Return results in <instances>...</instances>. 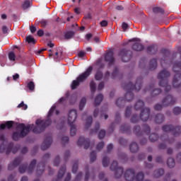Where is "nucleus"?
<instances>
[{
  "label": "nucleus",
  "instance_id": "f257e3e1",
  "mask_svg": "<svg viewBox=\"0 0 181 181\" xmlns=\"http://www.w3.org/2000/svg\"><path fill=\"white\" fill-rule=\"evenodd\" d=\"M124 90L127 91L124 98H119L116 100V105L117 107L121 108V107H124L125 105V101L129 103V101H132L134 100V93L132 91H135V93H138L142 88V77H139L135 84H133L132 82H129V83L122 86Z\"/></svg>",
  "mask_w": 181,
  "mask_h": 181
},
{
  "label": "nucleus",
  "instance_id": "f03ea898",
  "mask_svg": "<svg viewBox=\"0 0 181 181\" xmlns=\"http://www.w3.org/2000/svg\"><path fill=\"white\" fill-rule=\"evenodd\" d=\"M56 115H59L60 114V111L56 110V105H53L48 112L47 119L45 120H42L40 119H37L35 122L36 127L33 129V132L34 134H40L47 128V127H50L52 125V119L50 117H53V114Z\"/></svg>",
  "mask_w": 181,
  "mask_h": 181
},
{
  "label": "nucleus",
  "instance_id": "7ed1b4c3",
  "mask_svg": "<svg viewBox=\"0 0 181 181\" xmlns=\"http://www.w3.org/2000/svg\"><path fill=\"white\" fill-rule=\"evenodd\" d=\"M17 129L21 130V132H15L13 133L12 138L13 141H18L21 139V138H25V136L30 132L32 126L30 124L26 126L23 123H19L18 125H17Z\"/></svg>",
  "mask_w": 181,
  "mask_h": 181
},
{
  "label": "nucleus",
  "instance_id": "20e7f679",
  "mask_svg": "<svg viewBox=\"0 0 181 181\" xmlns=\"http://www.w3.org/2000/svg\"><path fill=\"white\" fill-rule=\"evenodd\" d=\"M93 72V66H89L85 72L80 74L76 80H74L71 84V90H76L80 86L81 83H84Z\"/></svg>",
  "mask_w": 181,
  "mask_h": 181
},
{
  "label": "nucleus",
  "instance_id": "39448f33",
  "mask_svg": "<svg viewBox=\"0 0 181 181\" xmlns=\"http://www.w3.org/2000/svg\"><path fill=\"white\" fill-rule=\"evenodd\" d=\"M170 76V73L165 69H163L158 75V78L160 80V87H165V93L170 91L172 86L168 84V78Z\"/></svg>",
  "mask_w": 181,
  "mask_h": 181
},
{
  "label": "nucleus",
  "instance_id": "423d86ee",
  "mask_svg": "<svg viewBox=\"0 0 181 181\" xmlns=\"http://www.w3.org/2000/svg\"><path fill=\"white\" fill-rule=\"evenodd\" d=\"M77 119V110L72 109L69 112L68 114V124L71 127L70 134L71 136H74L77 134V129L76 125L73 124Z\"/></svg>",
  "mask_w": 181,
  "mask_h": 181
},
{
  "label": "nucleus",
  "instance_id": "0eeeda50",
  "mask_svg": "<svg viewBox=\"0 0 181 181\" xmlns=\"http://www.w3.org/2000/svg\"><path fill=\"white\" fill-rule=\"evenodd\" d=\"M145 175L143 173H139L135 176V170L127 169L124 173V179L127 181H144Z\"/></svg>",
  "mask_w": 181,
  "mask_h": 181
},
{
  "label": "nucleus",
  "instance_id": "6e6552de",
  "mask_svg": "<svg viewBox=\"0 0 181 181\" xmlns=\"http://www.w3.org/2000/svg\"><path fill=\"white\" fill-rule=\"evenodd\" d=\"M162 129L164 132H173V135H174V136H177L178 135H180L181 133L180 126L175 127L172 124H165L162 127Z\"/></svg>",
  "mask_w": 181,
  "mask_h": 181
},
{
  "label": "nucleus",
  "instance_id": "1a4fd4ad",
  "mask_svg": "<svg viewBox=\"0 0 181 181\" xmlns=\"http://www.w3.org/2000/svg\"><path fill=\"white\" fill-rule=\"evenodd\" d=\"M110 170L115 173L116 179H119L124 173V168L122 167H118V162L115 160L111 164Z\"/></svg>",
  "mask_w": 181,
  "mask_h": 181
},
{
  "label": "nucleus",
  "instance_id": "9d476101",
  "mask_svg": "<svg viewBox=\"0 0 181 181\" xmlns=\"http://www.w3.org/2000/svg\"><path fill=\"white\" fill-rule=\"evenodd\" d=\"M119 56H121L122 61L124 63H127L132 59V51L122 49L119 51Z\"/></svg>",
  "mask_w": 181,
  "mask_h": 181
},
{
  "label": "nucleus",
  "instance_id": "9b49d317",
  "mask_svg": "<svg viewBox=\"0 0 181 181\" xmlns=\"http://www.w3.org/2000/svg\"><path fill=\"white\" fill-rule=\"evenodd\" d=\"M161 53L163 56V59H161L160 64H161L162 67H163L164 64H169V63H171L170 51L163 48L161 49Z\"/></svg>",
  "mask_w": 181,
  "mask_h": 181
},
{
  "label": "nucleus",
  "instance_id": "f8f14e48",
  "mask_svg": "<svg viewBox=\"0 0 181 181\" xmlns=\"http://www.w3.org/2000/svg\"><path fill=\"white\" fill-rule=\"evenodd\" d=\"M176 103V98L173 97L172 95H167L162 100V104L163 107H169V105H174Z\"/></svg>",
  "mask_w": 181,
  "mask_h": 181
},
{
  "label": "nucleus",
  "instance_id": "ddd939ff",
  "mask_svg": "<svg viewBox=\"0 0 181 181\" xmlns=\"http://www.w3.org/2000/svg\"><path fill=\"white\" fill-rule=\"evenodd\" d=\"M22 160H23V156H19L16 157L13 161L8 165V170H13L15 168H18V166L22 163Z\"/></svg>",
  "mask_w": 181,
  "mask_h": 181
},
{
  "label": "nucleus",
  "instance_id": "4468645a",
  "mask_svg": "<svg viewBox=\"0 0 181 181\" xmlns=\"http://www.w3.org/2000/svg\"><path fill=\"white\" fill-rule=\"evenodd\" d=\"M148 91L151 93L152 97H156V95H159V94L162 93V90L160 88L155 89V84H151L148 88L144 90V93H148Z\"/></svg>",
  "mask_w": 181,
  "mask_h": 181
},
{
  "label": "nucleus",
  "instance_id": "2eb2a0df",
  "mask_svg": "<svg viewBox=\"0 0 181 181\" xmlns=\"http://www.w3.org/2000/svg\"><path fill=\"white\" fill-rule=\"evenodd\" d=\"M151 117V109L148 107H146L141 110L140 113V119L143 121V122H146L148 119Z\"/></svg>",
  "mask_w": 181,
  "mask_h": 181
},
{
  "label": "nucleus",
  "instance_id": "dca6fc26",
  "mask_svg": "<svg viewBox=\"0 0 181 181\" xmlns=\"http://www.w3.org/2000/svg\"><path fill=\"white\" fill-rule=\"evenodd\" d=\"M105 60L108 63L109 66H112L115 63V58H114V51L110 50L105 56Z\"/></svg>",
  "mask_w": 181,
  "mask_h": 181
},
{
  "label": "nucleus",
  "instance_id": "f3484780",
  "mask_svg": "<svg viewBox=\"0 0 181 181\" xmlns=\"http://www.w3.org/2000/svg\"><path fill=\"white\" fill-rule=\"evenodd\" d=\"M78 146H84V149H88L90 148V139H84V137H79L77 141Z\"/></svg>",
  "mask_w": 181,
  "mask_h": 181
},
{
  "label": "nucleus",
  "instance_id": "a211bd4d",
  "mask_svg": "<svg viewBox=\"0 0 181 181\" xmlns=\"http://www.w3.org/2000/svg\"><path fill=\"white\" fill-rule=\"evenodd\" d=\"M52 142L53 139H52V136H48L47 137H46L41 146L42 151H47V149H49Z\"/></svg>",
  "mask_w": 181,
  "mask_h": 181
},
{
  "label": "nucleus",
  "instance_id": "6ab92c4d",
  "mask_svg": "<svg viewBox=\"0 0 181 181\" xmlns=\"http://www.w3.org/2000/svg\"><path fill=\"white\" fill-rule=\"evenodd\" d=\"M160 139L163 141V143L158 145V149H166V143L168 145H171V144L175 142V139H163V137H161Z\"/></svg>",
  "mask_w": 181,
  "mask_h": 181
},
{
  "label": "nucleus",
  "instance_id": "aec40b11",
  "mask_svg": "<svg viewBox=\"0 0 181 181\" xmlns=\"http://www.w3.org/2000/svg\"><path fill=\"white\" fill-rule=\"evenodd\" d=\"M173 86L175 88H179V87H181V74H177L174 76Z\"/></svg>",
  "mask_w": 181,
  "mask_h": 181
},
{
  "label": "nucleus",
  "instance_id": "412c9836",
  "mask_svg": "<svg viewBox=\"0 0 181 181\" xmlns=\"http://www.w3.org/2000/svg\"><path fill=\"white\" fill-rule=\"evenodd\" d=\"M18 151H19V147L14 146L13 143H10V144H8V145L7 146L6 153V155H9V153H11V152H12L13 153H16V152H18Z\"/></svg>",
  "mask_w": 181,
  "mask_h": 181
},
{
  "label": "nucleus",
  "instance_id": "4be33fe9",
  "mask_svg": "<svg viewBox=\"0 0 181 181\" xmlns=\"http://www.w3.org/2000/svg\"><path fill=\"white\" fill-rule=\"evenodd\" d=\"M66 173V165H64L60 168L58 175L56 180H53L52 181H59L60 179H62L64 176V174Z\"/></svg>",
  "mask_w": 181,
  "mask_h": 181
},
{
  "label": "nucleus",
  "instance_id": "5701e85b",
  "mask_svg": "<svg viewBox=\"0 0 181 181\" xmlns=\"http://www.w3.org/2000/svg\"><path fill=\"white\" fill-rule=\"evenodd\" d=\"M13 124H15L13 121H7L0 125V129H5L6 128H8V129H11V128L13 127Z\"/></svg>",
  "mask_w": 181,
  "mask_h": 181
},
{
  "label": "nucleus",
  "instance_id": "b1692460",
  "mask_svg": "<svg viewBox=\"0 0 181 181\" xmlns=\"http://www.w3.org/2000/svg\"><path fill=\"white\" fill-rule=\"evenodd\" d=\"M144 105L145 103L141 100H139L134 105V109L136 111H139V110H145V108H144Z\"/></svg>",
  "mask_w": 181,
  "mask_h": 181
},
{
  "label": "nucleus",
  "instance_id": "393cba45",
  "mask_svg": "<svg viewBox=\"0 0 181 181\" xmlns=\"http://www.w3.org/2000/svg\"><path fill=\"white\" fill-rule=\"evenodd\" d=\"M132 49L135 52H142V50H144V49H145V47L139 42H136L133 45Z\"/></svg>",
  "mask_w": 181,
  "mask_h": 181
},
{
  "label": "nucleus",
  "instance_id": "a878e982",
  "mask_svg": "<svg viewBox=\"0 0 181 181\" xmlns=\"http://www.w3.org/2000/svg\"><path fill=\"white\" fill-rule=\"evenodd\" d=\"M156 67H158V60L156 59H151L149 64V70L153 71V70H156Z\"/></svg>",
  "mask_w": 181,
  "mask_h": 181
},
{
  "label": "nucleus",
  "instance_id": "bb28decb",
  "mask_svg": "<svg viewBox=\"0 0 181 181\" xmlns=\"http://www.w3.org/2000/svg\"><path fill=\"white\" fill-rule=\"evenodd\" d=\"M103 100L104 96L103 95V94H98L95 98L94 106L98 107V105H100V104H101Z\"/></svg>",
  "mask_w": 181,
  "mask_h": 181
},
{
  "label": "nucleus",
  "instance_id": "cd10ccee",
  "mask_svg": "<svg viewBox=\"0 0 181 181\" xmlns=\"http://www.w3.org/2000/svg\"><path fill=\"white\" fill-rule=\"evenodd\" d=\"M158 52V47L156 45H151L147 47V53L148 54H156Z\"/></svg>",
  "mask_w": 181,
  "mask_h": 181
},
{
  "label": "nucleus",
  "instance_id": "c85d7f7f",
  "mask_svg": "<svg viewBox=\"0 0 181 181\" xmlns=\"http://www.w3.org/2000/svg\"><path fill=\"white\" fill-rule=\"evenodd\" d=\"M76 33L74 31H67L64 33V37L66 40H70V39H73V37H74Z\"/></svg>",
  "mask_w": 181,
  "mask_h": 181
},
{
  "label": "nucleus",
  "instance_id": "c756f323",
  "mask_svg": "<svg viewBox=\"0 0 181 181\" xmlns=\"http://www.w3.org/2000/svg\"><path fill=\"white\" fill-rule=\"evenodd\" d=\"M165 121V116L162 114H158L155 117L156 124H162Z\"/></svg>",
  "mask_w": 181,
  "mask_h": 181
},
{
  "label": "nucleus",
  "instance_id": "7c9ffc66",
  "mask_svg": "<svg viewBox=\"0 0 181 181\" xmlns=\"http://www.w3.org/2000/svg\"><path fill=\"white\" fill-rule=\"evenodd\" d=\"M130 151L132 153H135L139 151V146H138V144L136 143H132L129 146Z\"/></svg>",
  "mask_w": 181,
  "mask_h": 181
},
{
  "label": "nucleus",
  "instance_id": "2f4dec72",
  "mask_svg": "<svg viewBox=\"0 0 181 181\" xmlns=\"http://www.w3.org/2000/svg\"><path fill=\"white\" fill-rule=\"evenodd\" d=\"M45 172V163L41 162L39 163L37 168V175H42Z\"/></svg>",
  "mask_w": 181,
  "mask_h": 181
},
{
  "label": "nucleus",
  "instance_id": "473e14b6",
  "mask_svg": "<svg viewBox=\"0 0 181 181\" xmlns=\"http://www.w3.org/2000/svg\"><path fill=\"white\" fill-rule=\"evenodd\" d=\"M36 160H33L30 163V165L28 166V175H30V173H33V170L35 169V166H36Z\"/></svg>",
  "mask_w": 181,
  "mask_h": 181
},
{
  "label": "nucleus",
  "instance_id": "72a5a7b5",
  "mask_svg": "<svg viewBox=\"0 0 181 181\" xmlns=\"http://www.w3.org/2000/svg\"><path fill=\"white\" fill-rule=\"evenodd\" d=\"M165 175V170L160 168L156 171H154L153 176L154 177H160V176H163Z\"/></svg>",
  "mask_w": 181,
  "mask_h": 181
},
{
  "label": "nucleus",
  "instance_id": "f704fd0d",
  "mask_svg": "<svg viewBox=\"0 0 181 181\" xmlns=\"http://www.w3.org/2000/svg\"><path fill=\"white\" fill-rule=\"evenodd\" d=\"M104 77V74H103V71L98 69L97 70L95 74V80L96 81H100Z\"/></svg>",
  "mask_w": 181,
  "mask_h": 181
},
{
  "label": "nucleus",
  "instance_id": "c9c22d12",
  "mask_svg": "<svg viewBox=\"0 0 181 181\" xmlns=\"http://www.w3.org/2000/svg\"><path fill=\"white\" fill-rule=\"evenodd\" d=\"M120 131L123 134H128V132H129V131H131V127H129V125H128V124L122 125L120 127Z\"/></svg>",
  "mask_w": 181,
  "mask_h": 181
},
{
  "label": "nucleus",
  "instance_id": "e433bc0d",
  "mask_svg": "<svg viewBox=\"0 0 181 181\" xmlns=\"http://www.w3.org/2000/svg\"><path fill=\"white\" fill-rule=\"evenodd\" d=\"M91 124H93V117L89 116L86 119V124H85V129H88V128H90V127H91Z\"/></svg>",
  "mask_w": 181,
  "mask_h": 181
},
{
  "label": "nucleus",
  "instance_id": "4c0bfd02",
  "mask_svg": "<svg viewBox=\"0 0 181 181\" xmlns=\"http://www.w3.org/2000/svg\"><path fill=\"white\" fill-rule=\"evenodd\" d=\"M167 165L168 168H170V169H173V168H175L176 165V163H175V159H173V158H169L167 160Z\"/></svg>",
  "mask_w": 181,
  "mask_h": 181
},
{
  "label": "nucleus",
  "instance_id": "58836bf2",
  "mask_svg": "<svg viewBox=\"0 0 181 181\" xmlns=\"http://www.w3.org/2000/svg\"><path fill=\"white\" fill-rule=\"evenodd\" d=\"M141 119V116L138 115H133L130 119L132 124H137V122Z\"/></svg>",
  "mask_w": 181,
  "mask_h": 181
},
{
  "label": "nucleus",
  "instance_id": "ea45409f",
  "mask_svg": "<svg viewBox=\"0 0 181 181\" xmlns=\"http://www.w3.org/2000/svg\"><path fill=\"white\" fill-rule=\"evenodd\" d=\"M132 106H128L126 108V111L124 113V117L125 118H129V117H131V114H132Z\"/></svg>",
  "mask_w": 181,
  "mask_h": 181
},
{
  "label": "nucleus",
  "instance_id": "a19ab883",
  "mask_svg": "<svg viewBox=\"0 0 181 181\" xmlns=\"http://www.w3.org/2000/svg\"><path fill=\"white\" fill-rule=\"evenodd\" d=\"M143 132L146 135H149L151 134V127L149 125L146 124H143Z\"/></svg>",
  "mask_w": 181,
  "mask_h": 181
},
{
  "label": "nucleus",
  "instance_id": "79ce46f5",
  "mask_svg": "<svg viewBox=\"0 0 181 181\" xmlns=\"http://www.w3.org/2000/svg\"><path fill=\"white\" fill-rule=\"evenodd\" d=\"M87 103V99L86 98H82L81 102L79 103V110L80 111H83L84 107L86 106V103Z\"/></svg>",
  "mask_w": 181,
  "mask_h": 181
},
{
  "label": "nucleus",
  "instance_id": "37998d69",
  "mask_svg": "<svg viewBox=\"0 0 181 181\" xmlns=\"http://www.w3.org/2000/svg\"><path fill=\"white\" fill-rule=\"evenodd\" d=\"M153 12L154 13H160V15H163V13H165V10L160 7H154L153 8Z\"/></svg>",
  "mask_w": 181,
  "mask_h": 181
},
{
  "label": "nucleus",
  "instance_id": "c03bdc74",
  "mask_svg": "<svg viewBox=\"0 0 181 181\" xmlns=\"http://www.w3.org/2000/svg\"><path fill=\"white\" fill-rule=\"evenodd\" d=\"M134 131L137 136H141V135H142V131H141V126L137 125L134 127Z\"/></svg>",
  "mask_w": 181,
  "mask_h": 181
},
{
  "label": "nucleus",
  "instance_id": "a18cd8bd",
  "mask_svg": "<svg viewBox=\"0 0 181 181\" xmlns=\"http://www.w3.org/2000/svg\"><path fill=\"white\" fill-rule=\"evenodd\" d=\"M90 91L91 93H95V90H97V84L95 83V82H94V81H91L90 83Z\"/></svg>",
  "mask_w": 181,
  "mask_h": 181
},
{
  "label": "nucleus",
  "instance_id": "49530a36",
  "mask_svg": "<svg viewBox=\"0 0 181 181\" xmlns=\"http://www.w3.org/2000/svg\"><path fill=\"white\" fill-rule=\"evenodd\" d=\"M26 42L31 45H36V40L32 35L26 37Z\"/></svg>",
  "mask_w": 181,
  "mask_h": 181
},
{
  "label": "nucleus",
  "instance_id": "de8ad7c7",
  "mask_svg": "<svg viewBox=\"0 0 181 181\" xmlns=\"http://www.w3.org/2000/svg\"><path fill=\"white\" fill-rule=\"evenodd\" d=\"M159 139V136L155 133H152L149 136V140L151 142H156L158 139Z\"/></svg>",
  "mask_w": 181,
  "mask_h": 181
},
{
  "label": "nucleus",
  "instance_id": "09e8293b",
  "mask_svg": "<svg viewBox=\"0 0 181 181\" xmlns=\"http://www.w3.org/2000/svg\"><path fill=\"white\" fill-rule=\"evenodd\" d=\"M102 163L104 168H108V165H110V159L108 157H104L102 160Z\"/></svg>",
  "mask_w": 181,
  "mask_h": 181
},
{
  "label": "nucleus",
  "instance_id": "8fccbe9b",
  "mask_svg": "<svg viewBox=\"0 0 181 181\" xmlns=\"http://www.w3.org/2000/svg\"><path fill=\"white\" fill-rule=\"evenodd\" d=\"M78 169V160H75L72 166V173H77V170Z\"/></svg>",
  "mask_w": 181,
  "mask_h": 181
},
{
  "label": "nucleus",
  "instance_id": "3c124183",
  "mask_svg": "<svg viewBox=\"0 0 181 181\" xmlns=\"http://www.w3.org/2000/svg\"><path fill=\"white\" fill-rule=\"evenodd\" d=\"M26 169H28V164H23L19 167L18 171L20 173H25V172H26Z\"/></svg>",
  "mask_w": 181,
  "mask_h": 181
},
{
  "label": "nucleus",
  "instance_id": "603ef678",
  "mask_svg": "<svg viewBox=\"0 0 181 181\" xmlns=\"http://www.w3.org/2000/svg\"><path fill=\"white\" fill-rule=\"evenodd\" d=\"M98 129H100V123L97 122L95 124L94 129L90 130V134H97V132H98Z\"/></svg>",
  "mask_w": 181,
  "mask_h": 181
},
{
  "label": "nucleus",
  "instance_id": "864d4df0",
  "mask_svg": "<svg viewBox=\"0 0 181 181\" xmlns=\"http://www.w3.org/2000/svg\"><path fill=\"white\" fill-rule=\"evenodd\" d=\"M85 178H84V180L85 181H88V179H90V170H88V165H86V168H85Z\"/></svg>",
  "mask_w": 181,
  "mask_h": 181
},
{
  "label": "nucleus",
  "instance_id": "5fc2aeb1",
  "mask_svg": "<svg viewBox=\"0 0 181 181\" xmlns=\"http://www.w3.org/2000/svg\"><path fill=\"white\" fill-rule=\"evenodd\" d=\"M97 160V153L95 151H92L90 153V162L93 163V162H95Z\"/></svg>",
  "mask_w": 181,
  "mask_h": 181
},
{
  "label": "nucleus",
  "instance_id": "6e6d98bb",
  "mask_svg": "<svg viewBox=\"0 0 181 181\" xmlns=\"http://www.w3.org/2000/svg\"><path fill=\"white\" fill-rule=\"evenodd\" d=\"M8 59L11 62H15L16 59V55L15 54V52H10L8 53Z\"/></svg>",
  "mask_w": 181,
  "mask_h": 181
},
{
  "label": "nucleus",
  "instance_id": "4d7b16f0",
  "mask_svg": "<svg viewBox=\"0 0 181 181\" xmlns=\"http://www.w3.org/2000/svg\"><path fill=\"white\" fill-rule=\"evenodd\" d=\"M119 144H120L122 146H127V145H128V141L125 140L122 137H120L119 139Z\"/></svg>",
  "mask_w": 181,
  "mask_h": 181
},
{
  "label": "nucleus",
  "instance_id": "13d9d810",
  "mask_svg": "<svg viewBox=\"0 0 181 181\" xmlns=\"http://www.w3.org/2000/svg\"><path fill=\"white\" fill-rule=\"evenodd\" d=\"M27 87L30 91H33L35 90V83L33 81H30L27 84Z\"/></svg>",
  "mask_w": 181,
  "mask_h": 181
},
{
  "label": "nucleus",
  "instance_id": "bf43d9fd",
  "mask_svg": "<svg viewBox=\"0 0 181 181\" xmlns=\"http://www.w3.org/2000/svg\"><path fill=\"white\" fill-rule=\"evenodd\" d=\"M40 24L41 28H46V26H49V20H41Z\"/></svg>",
  "mask_w": 181,
  "mask_h": 181
},
{
  "label": "nucleus",
  "instance_id": "052dcab7",
  "mask_svg": "<svg viewBox=\"0 0 181 181\" xmlns=\"http://www.w3.org/2000/svg\"><path fill=\"white\" fill-rule=\"evenodd\" d=\"M174 115H180L181 114V108L179 107H175L173 110Z\"/></svg>",
  "mask_w": 181,
  "mask_h": 181
},
{
  "label": "nucleus",
  "instance_id": "680f3d73",
  "mask_svg": "<svg viewBox=\"0 0 181 181\" xmlns=\"http://www.w3.org/2000/svg\"><path fill=\"white\" fill-rule=\"evenodd\" d=\"M18 108H22V110H24V111H25V110H28V105L25 104V103L23 101H22L18 106Z\"/></svg>",
  "mask_w": 181,
  "mask_h": 181
},
{
  "label": "nucleus",
  "instance_id": "e2e57ef3",
  "mask_svg": "<svg viewBox=\"0 0 181 181\" xmlns=\"http://www.w3.org/2000/svg\"><path fill=\"white\" fill-rule=\"evenodd\" d=\"M119 73V71L118 70V68L117 67L115 68L113 72L112 73V79L115 78L118 76Z\"/></svg>",
  "mask_w": 181,
  "mask_h": 181
},
{
  "label": "nucleus",
  "instance_id": "0e129e2a",
  "mask_svg": "<svg viewBox=\"0 0 181 181\" xmlns=\"http://www.w3.org/2000/svg\"><path fill=\"white\" fill-rule=\"evenodd\" d=\"M60 165V156H57L54 160V166H59Z\"/></svg>",
  "mask_w": 181,
  "mask_h": 181
},
{
  "label": "nucleus",
  "instance_id": "69168bd1",
  "mask_svg": "<svg viewBox=\"0 0 181 181\" xmlns=\"http://www.w3.org/2000/svg\"><path fill=\"white\" fill-rule=\"evenodd\" d=\"M105 136V130H100L99 134H98V139H103Z\"/></svg>",
  "mask_w": 181,
  "mask_h": 181
},
{
  "label": "nucleus",
  "instance_id": "338daca9",
  "mask_svg": "<svg viewBox=\"0 0 181 181\" xmlns=\"http://www.w3.org/2000/svg\"><path fill=\"white\" fill-rule=\"evenodd\" d=\"M30 6V1H25L23 4V9H28Z\"/></svg>",
  "mask_w": 181,
  "mask_h": 181
},
{
  "label": "nucleus",
  "instance_id": "774afa93",
  "mask_svg": "<svg viewBox=\"0 0 181 181\" xmlns=\"http://www.w3.org/2000/svg\"><path fill=\"white\" fill-rule=\"evenodd\" d=\"M104 146H105V144H104V142H103V141L100 142V143L97 145V146H96L97 151H100V150H102L103 148H104Z\"/></svg>",
  "mask_w": 181,
  "mask_h": 181
}]
</instances>
